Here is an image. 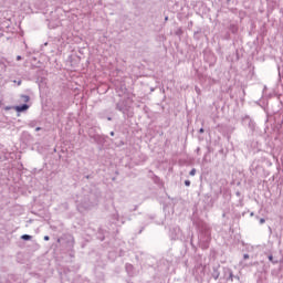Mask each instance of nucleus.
Returning <instances> with one entry per match:
<instances>
[{"label":"nucleus","mask_w":283,"mask_h":283,"mask_svg":"<svg viewBox=\"0 0 283 283\" xmlns=\"http://www.w3.org/2000/svg\"><path fill=\"white\" fill-rule=\"evenodd\" d=\"M199 240L202 244L203 249H209V242H211V229L209 226L205 224L201 228H199Z\"/></svg>","instance_id":"f257e3e1"},{"label":"nucleus","mask_w":283,"mask_h":283,"mask_svg":"<svg viewBox=\"0 0 283 283\" xmlns=\"http://www.w3.org/2000/svg\"><path fill=\"white\" fill-rule=\"evenodd\" d=\"M223 277H224L226 282H233V280H234L233 270H231L229 268H224L223 269Z\"/></svg>","instance_id":"f03ea898"},{"label":"nucleus","mask_w":283,"mask_h":283,"mask_svg":"<svg viewBox=\"0 0 283 283\" xmlns=\"http://www.w3.org/2000/svg\"><path fill=\"white\" fill-rule=\"evenodd\" d=\"M243 123H247L248 120V125L250 127V129L253 132L255 129V123H253V119H251L250 116L245 115L243 118H242Z\"/></svg>","instance_id":"7ed1b4c3"},{"label":"nucleus","mask_w":283,"mask_h":283,"mask_svg":"<svg viewBox=\"0 0 283 283\" xmlns=\"http://www.w3.org/2000/svg\"><path fill=\"white\" fill-rule=\"evenodd\" d=\"M211 275L213 280H218L220 277V264L212 266Z\"/></svg>","instance_id":"20e7f679"},{"label":"nucleus","mask_w":283,"mask_h":283,"mask_svg":"<svg viewBox=\"0 0 283 283\" xmlns=\"http://www.w3.org/2000/svg\"><path fill=\"white\" fill-rule=\"evenodd\" d=\"M13 109H15L18 113H21L30 109V106L28 104H23L22 106H14Z\"/></svg>","instance_id":"39448f33"},{"label":"nucleus","mask_w":283,"mask_h":283,"mask_svg":"<svg viewBox=\"0 0 283 283\" xmlns=\"http://www.w3.org/2000/svg\"><path fill=\"white\" fill-rule=\"evenodd\" d=\"M229 30L232 32V34H235L238 32V25L230 24Z\"/></svg>","instance_id":"423d86ee"},{"label":"nucleus","mask_w":283,"mask_h":283,"mask_svg":"<svg viewBox=\"0 0 283 283\" xmlns=\"http://www.w3.org/2000/svg\"><path fill=\"white\" fill-rule=\"evenodd\" d=\"M21 98H22V101L24 103H29L30 102V96H28V95H22Z\"/></svg>","instance_id":"0eeeda50"},{"label":"nucleus","mask_w":283,"mask_h":283,"mask_svg":"<svg viewBox=\"0 0 283 283\" xmlns=\"http://www.w3.org/2000/svg\"><path fill=\"white\" fill-rule=\"evenodd\" d=\"M21 239H22V240H32V235H30V234H23V235L21 237Z\"/></svg>","instance_id":"6e6552de"},{"label":"nucleus","mask_w":283,"mask_h":283,"mask_svg":"<svg viewBox=\"0 0 283 283\" xmlns=\"http://www.w3.org/2000/svg\"><path fill=\"white\" fill-rule=\"evenodd\" d=\"M268 259L272 262V264H277V261L273 260V254H270Z\"/></svg>","instance_id":"1a4fd4ad"},{"label":"nucleus","mask_w":283,"mask_h":283,"mask_svg":"<svg viewBox=\"0 0 283 283\" xmlns=\"http://www.w3.org/2000/svg\"><path fill=\"white\" fill-rule=\"evenodd\" d=\"M189 174L190 176H196V168H192Z\"/></svg>","instance_id":"9d476101"},{"label":"nucleus","mask_w":283,"mask_h":283,"mask_svg":"<svg viewBox=\"0 0 283 283\" xmlns=\"http://www.w3.org/2000/svg\"><path fill=\"white\" fill-rule=\"evenodd\" d=\"M185 185H186V187H190V186H191V181L186 180V181H185Z\"/></svg>","instance_id":"9b49d317"},{"label":"nucleus","mask_w":283,"mask_h":283,"mask_svg":"<svg viewBox=\"0 0 283 283\" xmlns=\"http://www.w3.org/2000/svg\"><path fill=\"white\" fill-rule=\"evenodd\" d=\"M264 222H266V219L261 218V219H260V224H264Z\"/></svg>","instance_id":"f8f14e48"},{"label":"nucleus","mask_w":283,"mask_h":283,"mask_svg":"<svg viewBox=\"0 0 283 283\" xmlns=\"http://www.w3.org/2000/svg\"><path fill=\"white\" fill-rule=\"evenodd\" d=\"M195 92H197V94H200V87L196 86Z\"/></svg>","instance_id":"ddd939ff"},{"label":"nucleus","mask_w":283,"mask_h":283,"mask_svg":"<svg viewBox=\"0 0 283 283\" xmlns=\"http://www.w3.org/2000/svg\"><path fill=\"white\" fill-rule=\"evenodd\" d=\"M196 154H197V156H200V147H198V148L196 149Z\"/></svg>","instance_id":"4468645a"},{"label":"nucleus","mask_w":283,"mask_h":283,"mask_svg":"<svg viewBox=\"0 0 283 283\" xmlns=\"http://www.w3.org/2000/svg\"><path fill=\"white\" fill-rule=\"evenodd\" d=\"M199 134H205V128H200Z\"/></svg>","instance_id":"2eb2a0df"},{"label":"nucleus","mask_w":283,"mask_h":283,"mask_svg":"<svg viewBox=\"0 0 283 283\" xmlns=\"http://www.w3.org/2000/svg\"><path fill=\"white\" fill-rule=\"evenodd\" d=\"M243 260H249V254H244Z\"/></svg>","instance_id":"dca6fc26"},{"label":"nucleus","mask_w":283,"mask_h":283,"mask_svg":"<svg viewBox=\"0 0 283 283\" xmlns=\"http://www.w3.org/2000/svg\"><path fill=\"white\" fill-rule=\"evenodd\" d=\"M44 240H45V242H48V241L50 240V237H49V235H45V237H44Z\"/></svg>","instance_id":"f3484780"},{"label":"nucleus","mask_w":283,"mask_h":283,"mask_svg":"<svg viewBox=\"0 0 283 283\" xmlns=\"http://www.w3.org/2000/svg\"><path fill=\"white\" fill-rule=\"evenodd\" d=\"M234 280H238V282H240V276L239 275H234Z\"/></svg>","instance_id":"a211bd4d"},{"label":"nucleus","mask_w":283,"mask_h":283,"mask_svg":"<svg viewBox=\"0 0 283 283\" xmlns=\"http://www.w3.org/2000/svg\"><path fill=\"white\" fill-rule=\"evenodd\" d=\"M235 196L240 197V196H242V193L240 191H237Z\"/></svg>","instance_id":"6ab92c4d"},{"label":"nucleus","mask_w":283,"mask_h":283,"mask_svg":"<svg viewBox=\"0 0 283 283\" xmlns=\"http://www.w3.org/2000/svg\"><path fill=\"white\" fill-rule=\"evenodd\" d=\"M17 61H21V55H18V56H17Z\"/></svg>","instance_id":"aec40b11"},{"label":"nucleus","mask_w":283,"mask_h":283,"mask_svg":"<svg viewBox=\"0 0 283 283\" xmlns=\"http://www.w3.org/2000/svg\"><path fill=\"white\" fill-rule=\"evenodd\" d=\"M40 129H41V127L35 128L36 132H39Z\"/></svg>","instance_id":"412c9836"},{"label":"nucleus","mask_w":283,"mask_h":283,"mask_svg":"<svg viewBox=\"0 0 283 283\" xmlns=\"http://www.w3.org/2000/svg\"><path fill=\"white\" fill-rule=\"evenodd\" d=\"M250 216H251V217H253V216H254V213H253V212H251V213H250Z\"/></svg>","instance_id":"4be33fe9"},{"label":"nucleus","mask_w":283,"mask_h":283,"mask_svg":"<svg viewBox=\"0 0 283 283\" xmlns=\"http://www.w3.org/2000/svg\"><path fill=\"white\" fill-rule=\"evenodd\" d=\"M180 32H182V31L179 29L178 34H180Z\"/></svg>","instance_id":"5701e85b"}]
</instances>
